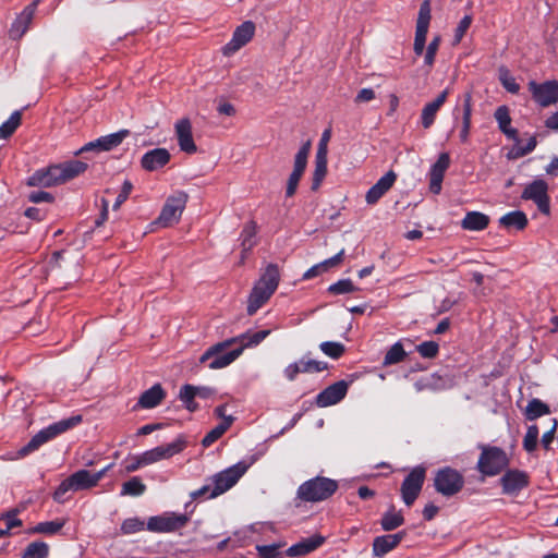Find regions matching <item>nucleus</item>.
<instances>
[{
	"label": "nucleus",
	"instance_id": "f257e3e1",
	"mask_svg": "<svg viewBox=\"0 0 558 558\" xmlns=\"http://www.w3.org/2000/svg\"><path fill=\"white\" fill-rule=\"evenodd\" d=\"M88 165L82 160H69L36 170L28 179V186L50 187L63 184L84 173Z\"/></svg>",
	"mask_w": 558,
	"mask_h": 558
},
{
	"label": "nucleus",
	"instance_id": "f03ea898",
	"mask_svg": "<svg viewBox=\"0 0 558 558\" xmlns=\"http://www.w3.org/2000/svg\"><path fill=\"white\" fill-rule=\"evenodd\" d=\"M280 282V270L277 264H268L255 282L247 300L246 312L254 315L276 292Z\"/></svg>",
	"mask_w": 558,
	"mask_h": 558
},
{
	"label": "nucleus",
	"instance_id": "7ed1b4c3",
	"mask_svg": "<svg viewBox=\"0 0 558 558\" xmlns=\"http://www.w3.org/2000/svg\"><path fill=\"white\" fill-rule=\"evenodd\" d=\"M481 453L476 462V470L487 477L501 474L510 464V458L505 449L486 444H478Z\"/></svg>",
	"mask_w": 558,
	"mask_h": 558
},
{
	"label": "nucleus",
	"instance_id": "20e7f679",
	"mask_svg": "<svg viewBox=\"0 0 558 558\" xmlns=\"http://www.w3.org/2000/svg\"><path fill=\"white\" fill-rule=\"evenodd\" d=\"M338 489V482L329 477L316 476L302 483L296 497L305 502H318L330 498Z\"/></svg>",
	"mask_w": 558,
	"mask_h": 558
},
{
	"label": "nucleus",
	"instance_id": "39448f33",
	"mask_svg": "<svg viewBox=\"0 0 558 558\" xmlns=\"http://www.w3.org/2000/svg\"><path fill=\"white\" fill-rule=\"evenodd\" d=\"M238 343V338L227 339L208 348L201 356L199 362L206 363L210 369L227 367L234 362L243 352V347H238L226 352L231 345Z\"/></svg>",
	"mask_w": 558,
	"mask_h": 558
},
{
	"label": "nucleus",
	"instance_id": "423d86ee",
	"mask_svg": "<svg viewBox=\"0 0 558 558\" xmlns=\"http://www.w3.org/2000/svg\"><path fill=\"white\" fill-rule=\"evenodd\" d=\"M82 422L81 415H74L59 422H56L48 427L38 432L27 445L20 449L19 453L22 457L29 454L31 452L37 450L45 442L53 439L58 435L65 433L66 430L75 427Z\"/></svg>",
	"mask_w": 558,
	"mask_h": 558
},
{
	"label": "nucleus",
	"instance_id": "0eeeda50",
	"mask_svg": "<svg viewBox=\"0 0 558 558\" xmlns=\"http://www.w3.org/2000/svg\"><path fill=\"white\" fill-rule=\"evenodd\" d=\"M464 487L463 474L451 466L438 469L434 476V488L444 497H452Z\"/></svg>",
	"mask_w": 558,
	"mask_h": 558
},
{
	"label": "nucleus",
	"instance_id": "6e6552de",
	"mask_svg": "<svg viewBox=\"0 0 558 558\" xmlns=\"http://www.w3.org/2000/svg\"><path fill=\"white\" fill-rule=\"evenodd\" d=\"M248 464L246 462H238L226 470L216 473L213 476V489L209 495L210 498H216L229 489H231L239 480L246 473Z\"/></svg>",
	"mask_w": 558,
	"mask_h": 558
},
{
	"label": "nucleus",
	"instance_id": "1a4fd4ad",
	"mask_svg": "<svg viewBox=\"0 0 558 558\" xmlns=\"http://www.w3.org/2000/svg\"><path fill=\"white\" fill-rule=\"evenodd\" d=\"M426 478V469L422 465L413 468L401 483L402 501L411 507L420 496Z\"/></svg>",
	"mask_w": 558,
	"mask_h": 558
},
{
	"label": "nucleus",
	"instance_id": "9d476101",
	"mask_svg": "<svg viewBox=\"0 0 558 558\" xmlns=\"http://www.w3.org/2000/svg\"><path fill=\"white\" fill-rule=\"evenodd\" d=\"M527 89L532 99L542 108H547L558 102V80H548L543 83L530 81Z\"/></svg>",
	"mask_w": 558,
	"mask_h": 558
},
{
	"label": "nucleus",
	"instance_id": "9b49d317",
	"mask_svg": "<svg viewBox=\"0 0 558 558\" xmlns=\"http://www.w3.org/2000/svg\"><path fill=\"white\" fill-rule=\"evenodd\" d=\"M187 194L178 192L167 198L156 223L162 227H170L177 223L185 208Z\"/></svg>",
	"mask_w": 558,
	"mask_h": 558
},
{
	"label": "nucleus",
	"instance_id": "f8f14e48",
	"mask_svg": "<svg viewBox=\"0 0 558 558\" xmlns=\"http://www.w3.org/2000/svg\"><path fill=\"white\" fill-rule=\"evenodd\" d=\"M521 198L534 202L538 210L544 215H548L550 213L548 183L543 179H535L531 183L526 184L521 194Z\"/></svg>",
	"mask_w": 558,
	"mask_h": 558
},
{
	"label": "nucleus",
	"instance_id": "ddd939ff",
	"mask_svg": "<svg viewBox=\"0 0 558 558\" xmlns=\"http://www.w3.org/2000/svg\"><path fill=\"white\" fill-rule=\"evenodd\" d=\"M186 446V437L181 434L173 441L146 450L142 456L146 465H149L158 461L172 458L173 456L182 452Z\"/></svg>",
	"mask_w": 558,
	"mask_h": 558
},
{
	"label": "nucleus",
	"instance_id": "4468645a",
	"mask_svg": "<svg viewBox=\"0 0 558 558\" xmlns=\"http://www.w3.org/2000/svg\"><path fill=\"white\" fill-rule=\"evenodd\" d=\"M186 514L165 513L150 517L147 521V530L155 533H171L186 525Z\"/></svg>",
	"mask_w": 558,
	"mask_h": 558
},
{
	"label": "nucleus",
	"instance_id": "2eb2a0df",
	"mask_svg": "<svg viewBox=\"0 0 558 558\" xmlns=\"http://www.w3.org/2000/svg\"><path fill=\"white\" fill-rule=\"evenodd\" d=\"M501 492L507 496H517L530 485L527 472L519 469H506L499 478Z\"/></svg>",
	"mask_w": 558,
	"mask_h": 558
},
{
	"label": "nucleus",
	"instance_id": "dca6fc26",
	"mask_svg": "<svg viewBox=\"0 0 558 558\" xmlns=\"http://www.w3.org/2000/svg\"><path fill=\"white\" fill-rule=\"evenodd\" d=\"M130 134L129 130H120L116 133H111L105 136H100L95 141L86 143L83 147H81L75 155H81L88 151L101 153V151H110L118 147L124 138H126Z\"/></svg>",
	"mask_w": 558,
	"mask_h": 558
},
{
	"label": "nucleus",
	"instance_id": "f3484780",
	"mask_svg": "<svg viewBox=\"0 0 558 558\" xmlns=\"http://www.w3.org/2000/svg\"><path fill=\"white\" fill-rule=\"evenodd\" d=\"M255 29V24L252 21L243 22L234 29L231 40L223 46L222 53L225 56H232L239 51L252 40Z\"/></svg>",
	"mask_w": 558,
	"mask_h": 558
},
{
	"label": "nucleus",
	"instance_id": "a211bd4d",
	"mask_svg": "<svg viewBox=\"0 0 558 558\" xmlns=\"http://www.w3.org/2000/svg\"><path fill=\"white\" fill-rule=\"evenodd\" d=\"M327 368V362L306 359V355H304L301 360L286 366L283 375L289 381H294L299 374L320 373Z\"/></svg>",
	"mask_w": 558,
	"mask_h": 558
},
{
	"label": "nucleus",
	"instance_id": "6ab92c4d",
	"mask_svg": "<svg viewBox=\"0 0 558 558\" xmlns=\"http://www.w3.org/2000/svg\"><path fill=\"white\" fill-rule=\"evenodd\" d=\"M40 1L41 0H34L32 3L26 5L14 20L9 31L12 39H20L28 31Z\"/></svg>",
	"mask_w": 558,
	"mask_h": 558
},
{
	"label": "nucleus",
	"instance_id": "aec40b11",
	"mask_svg": "<svg viewBox=\"0 0 558 558\" xmlns=\"http://www.w3.org/2000/svg\"><path fill=\"white\" fill-rule=\"evenodd\" d=\"M349 385L345 380H339L316 396V404L319 408H326L340 402L348 392Z\"/></svg>",
	"mask_w": 558,
	"mask_h": 558
},
{
	"label": "nucleus",
	"instance_id": "412c9836",
	"mask_svg": "<svg viewBox=\"0 0 558 558\" xmlns=\"http://www.w3.org/2000/svg\"><path fill=\"white\" fill-rule=\"evenodd\" d=\"M451 93L450 87H446L433 101L427 102L421 112V124L423 129H430L437 118V113L444 104L447 101Z\"/></svg>",
	"mask_w": 558,
	"mask_h": 558
},
{
	"label": "nucleus",
	"instance_id": "4be33fe9",
	"mask_svg": "<svg viewBox=\"0 0 558 558\" xmlns=\"http://www.w3.org/2000/svg\"><path fill=\"white\" fill-rule=\"evenodd\" d=\"M174 131L180 149L190 155L195 154L197 151V146L193 140L190 119L183 118L178 120L174 125Z\"/></svg>",
	"mask_w": 558,
	"mask_h": 558
},
{
	"label": "nucleus",
	"instance_id": "5701e85b",
	"mask_svg": "<svg viewBox=\"0 0 558 558\" xmlns=\"http://www.w3.org/2000/svg\"><path fill=\"white\" fill-rule=\"evenodd\" d=\"M109 468L110 465L94 474L87 470H78L71 474L69 477L74 486V492L86 490L95 487L105 476Z\"/></svg>",
	"mask_w": 558,
	"mask_h": 558
},
{
	"label": "nucleus",
	"instance_id": "b1692460",
	"mask_svg": "<svg viewBox=\"0 0 558 558\" xmlns=\"http://www.w3.org/2000/svg\"><path fill=\"white\" fill-rule=\"evenodd\" d=\"M450 166V156L448 153H441L437 161L432 166L429 171V191L433 194H439L445 172Z\"/></svg>",
	"mask_w": 558,
	"mask_h": 558
},
{
	"label": "nucleus",
	"instance_id": "393cba45",
	"mask_svg": "<svg viewBox=\"0 0 558 558\" xmlns=\"http://www.w3.org/2000/svg\"><path fill=\"white\" fill-rule=\"evenodd\" d=\"M397 180V174L390 170L383 175L365 195V202L368 205H375L392 187Z\"/></svg>",
	"mask_w": 558,
	"mask_h": 558
},
{
	"label": "nucleus",
	"instance_id": "a878e982",
	"mask_svg": "<svg viewBox=\"0 0 558 558\" xmlns=\"http://www.w3.org/2000/svg\"><path fill=\"white\" fill-rule=\"evenodd\" d=\"M171 155L166 148H154L146 151L141 159V166L146 171H157L169 163Z\"/></svg>",
	"mask_w": 558,
	"mask_h": 558
},
{
	"label": "nucleus",
	"instance_id": "bb28decb",
	"mask_svg": "<svg viewBox=\"0 0 558 558\" xmlns=\"http://www.w3.org/2000/svg\"><path fill=\"white\" fill-rule=\"evenodd\" d=\"M405 532L401 531L396 534H386L377 536L373 541V555L375 557H383L392 549H395L404 538Z\"/></svg>",
	"mask_w": 558,
	"mask_h": 558
},
{
	"label": "nucleus",
	"instance_id": "cd10ccee",
	"mask_svg": "<svg viewBox=\"0 0 558 558\" xmlns=\"http://www.w3.org/2000/svg\"><path fill=\"white\" fill-rule=\"evenodd\" d=\"M326 538L322 536L320 534H315L313 536L306 537L301 539L299 543L290 546L286 550V556L288 557H300L305 556L317 548H319L324 543Z\"/></svg>",
	"mask_w": 558,
	"mask_h": 558
},
{
	"label": "nucleus",
	"instance_id": "c85d7f7f",
	"mask_svg": "<svg viewBox=\"0 0 558 558\" xmlns=\"http://www.w3.org/2000/svg\"><path fill=\"white\" fill-rule=\"evenodd\" d=\"M327 155H328L327 147L324 145H318V148H317V151L315 155V169L313 171L312 185H311V190L314 192L320 187V185L327 174V163H328Z\"/></svg>",
	"mask_w": 558,
	"mask_h": 558
},
{
	"label": "nucleus",
	"instance_id": "c756f323",
	"mask_svg": "<svg viewBox=\"0 0 558 558\" xmlns=\"http://www.w3.org/2000/svg\"><path fill=\"white\" fill-rule=\"evenodd\" d=\"M473 96L472 92H465L461 97V105H456V107L452 110V117L454 121V126L458 125L459 116L461 114V126L460 128H466L471 129V118H472V110H473Z\"/></svg>",
	"mask_w": 558,
	"mask_h": 558
},
{
	"label": "nucleus",
	"instance_id": "7c9ffc66",
	"mask_svg": "<svg viewBox=\"0 0 558 558\" xmlns=\"http://www.w3.org/2000/svg\"><path fill=\"white\" fill-rule=\"evenodd\" d=\"M166 398V391L160 384H155L149 389L145 390L138 398L134 407L136 409H154L159 405Z\"/></svg>",
	"mask_w": 558,
	"mask_h": 558
},
{
	"label": "nucleus",
	"instance_id": "2f4dec72",
	"mask_svg": "<svg viewBox=\"0 0 558 558\" xmlns=\"http://www.w3.org/2000/svg\"><path fill=\"white\" fill-rule=\"evenodd\" d=\"M430 17V4L428 0H425L420 7L414 41L426 43Z\"/></svg>",
	"mask_w": 558,
	"mask_h": 558
},
{
	"label": "nucleus",
	"instance_id": "473e14b6",
	"mask_svg": "<svg viewBox=\"0 0 558 558\" xmlns=\"http://www.w3.org/2000/svg\"><path fill=\"white\" fill-rule=\"evenodd\" d=\"M498 222L500 227L507 229L508 231H522L527 227L529 219L524 211L512 210L501 216Z\"/></svg>",
	"mask_w": 558,
	"mask_h": 558
},
{
	"label": "nucleus",
	"instance_id": "72a5a7b5",
	"mask_svg": "<svg viewBox=\"0 0 558 558\" xmlns=\"http://www.w3.org/2000/svg\"><path fill=\"white\" fill-rule=\"evenodd\" d=\"M490 222L489 216L481 211H468L461 220V228L468 231H483Z\"/></svg>",
	"mask_w": 558,
	"mask_h": 558
},
{
	"label": "nucleus",
	"instance_id": "f704fd0d",
	"mask_svg": "<svg viewBox=\"0 0 558 558\" xmlns=\"http://www.w3.org/2000/svg\"><path fill=\"white\" fill-rule=\"evenodd\" d=\"M494 117L498 123L499 130L510 140L519 142L518 130L510 126L511 117L507 106H500L496 109Z\"/></svg>",
	"mask_w": 558,
	"mask_h": 558
},
{
	"label": "nucleus",
	"instance_id": "c9c22d12",
	"mask_svg": "<svg viewBox=\"0 0 558 558\" xmlns=\"http://www.w3.org/2000/svg\"><path fill=\"white\" fill-rule=\"evenodd\" d=\"M234 421L233 416H228L215 426L211 430H209L204 438L202 439V445L207 448L210 447L215 441H217L232 425Z\"/></svg>",
	"mask_w": 558,
	"mask_h": 558
},
{
	"label": "nucleus",
	"instance_id": "e433bc0d",
	"mask_svg": "<svg viewBox=\"0 0 558 558\" xmlns=\"http://www.w3.org/2000/svg\"><path fill=\"white\" fill-rule=\"evenodd\" d=\"M311 141L305 142L298 153L294 156V162H293V170L291 173L298 174L303 177L306 166H307V159L311 153Z\"/></svg>",
	"mask_w": 558,
	"mask_h": 558
},
{
	"label": "nucleus",
	"instance_id": "4c0bfd02",
	"mask_svg": "<svg viewBox=\"0 0 558 558\" xmlns=\"http://www.w3.org/2000/svg\"><path fill=\"white\" fill-rule=\"evenodd\" d=\"M550 413L549 405L543 402L538 398H533L529 401L525 408V417L527 421H534L541 416L547 415Z\"/></svg>",
	"mask_w": 558,
	"mask_h": 558
},
{
	"label": "nucleus",
	"instance_id": "58836bf2",
	"mask_svg": "<svg viewBox=\"0 0 558 558\" xmlns=\"http://www.w3.org/2000/svg\"><path fill=\"white\" fill-rule=\"evenodd\" d=\"M270 335V330H259L255 332H245L240 335L238 338L239 347H243V350L245 348L256 347L264 339H266Z\"/></svg>",
	"mask_w": 558,
	"mask_h": 558
},
{
	"label": "nucleus",
	"instance_id": "ea45409f",
	"mask_svg": "<svg viewBox=\"0 0 558 558\" xmlns=\"http://www.w3.org/2000/svg\"><path fill=\"white\" fill-rule=\"evenodd\" d=\"M147 487L138 476H133L124 482L121 487V496L138 497L146 492Z\"/></svg>",
	"mask_w": 558,
	"mask_h": 558
},
{
	"label": "nucleus",
	"instance_id": "a19ab883",
	"mask_svg": "<svg viewBox=\"0 0 558 558\" xmlns=\"http://www.w3.org/2000/svg\"><path fill=\"white\" fill-rule=\"evenodd\" d=\"M49 545L43 541H35L29 543L21 558H47L49 555Z\"/></svg>",
	"mask_w": 558,
	"mask_h": 558
},
{
	"label": "nucleus",
	"instance_id": "79ce46f5",
	"mask_svg": "<svg viewBox=\"0 0 558 558\" xmlns=\"http://www.w3.org/2000/svg\"><path fill=\"white\" fill-rule=\"evenodd\" d=\"M198 392L197 387L189 384L183 385L180 389L179 398L190 412H195L198 409V404L194 401Z\"/></svg>",
	"mask_w": 558,
	"mask_h": 558
},
{
	"label": "nucleus",
	"instance_id": "37998d69",
	"mask_svg": "<svg viewBox=\"0 0 558 558\" xmlns=\"http://www.w3.org/2000/svg\"><path fill=\"white\" fill-rule=\"evenodd\" d=\"M22 121V112L15 110L10 118L0 125V138L7 140L13 135Z\"/></svg>",
	"mask_w": 558,
	"mask_h": 558
},
{
	"label": "nucleus",
	"instance_id": "c03bdc74",
	"mask_svg": "<svg viewBox=\"0 0 558 558\" xmlns=\"http://www.w3.org/2000/svg\"><path fill=\"white\" fill-rule=\"evenodd\" d=\"M404 523L401 512H395L393 508L385 512L380 520L381 529L386 532L393 531Z\"/></svg>",
	"mask_w": 558,
	"mask_h": 558
},
{
	"label": "nucleus",
	"instance_id": "a18cd8bd",
	"mask_svg": "<svg viewBox=\"0 0 558 558\" xmlns=\"http://www.w3.org/2000/svg\"><path fill=\"white\" fill-rule=\"evenodd\" d=\"M255 235H256V225H255V222L251 221L244 226V228L240 234L241 246H242L243 253H247L254 247V245L256 244V242L254 240Z\"/></svg>",
	"mask_w": 558,
	"mask_h": 558
},
{
	"label": "nucleus",
	"instance_id": "49530a36",
	"mask_svg": "<svg viewBox=\"0 0 558 558\" xmlns=\"http://www.w3.org/2000/svg\"><path fill=\"white\" fill-rule=\"evenodd\" d=\"M70 493H75L74 486L70 477H66L56 488L54 493L52 494V499L58 504H64L71 498Z\"/></svg>",
	"mask_w": 558,
	"mask_h": 558
},
{
	"label": "nucleus",
	"instance_id": "de8ad7c7",
	"mask_svg": "<svg viewBox=\"0 0 558 558\" xmlns=\"http://www.w3.org/2000/svg\"><path fill=\"white\" fill-rule=\"evenodd\" d=\"M65 520H54V521H45L39 522L34 529L33 533L46 534V535H54L57 534L64 525Z\"/></svg>",
	"mask_w": 558,
	"mask_h": 558
},
{
	"label": "nucleus",
	"instance_id": "09e8293b",
	"mask_svg": "<svg viewBox=\"0 0 558 558\" xmlns=\"http://www.w3.org/2000/svg\"><path fill=\"white\" fill-rule=\"evenodd\" d=\"M405 357V351L400 342L392 344L384 357V365L400 363Z\"/></svg>",
	"mask_w": 558,
	"mask_h": 558
},
{
	"label": "nucleus",
	"instance_id": "8fccbe9b",
	"mask_svg": "<svg viewBox=\"0 0 558 558\" xmlns=\"http://www.w3.org/2000/svg\"><path fill=\"white\" fill-rule=\"evenodd\" d=\"M319 349L327 356L338 360L345 352V347L341 342L325 341L319 344Z\"/></svg>",
	"mask_w": 558,
	"mask_h": 558
},
{
	"label": "nucleus",
	"instance_id": "3c124183",
	"mask_svg": "<svg viewBox=\"0 0 558 558\" xmlns=\"http://www.w3.org/2000/svg\"><path fill=\"white\" fill-rule=\"evenodd\" d=\"M359 288L353 284L350 279H341L330 284L327 289L328 293L333 295L347 294L357 291Z\"/></svg>",
	"mask_w": 558,
	"mask_h": 558
},
{
	"label": "nucleus",
	"instance_id": "603ef678",
	"mask_svg": "<svg viewBox=\"0 0 558 558\" xmlns=\"http://www.w3.org/2000/svg\"><path fill=\"white\" fill-rule=\"evenodd\" d=\"M538 435H539V430H538L537 425H530L527 427V430L523 438V444H522L523 449L526 452L531 453V452L535 451V449L537 447Z\"/></svg>",
	"mask_w": 558,
	"mask_h": 558
},
{
	"label": "nucleus",
	"instance_id": "864d4df0",
	"mask_svg": "<svg viewBox=\"0 0 558 558\" xmlns=\"http://www.w3.org/2000/svg\"><path fill=\"white\" fill-rule=\"evenodd\" d=\"M145 523L140 518H128L121 524V533L124 535L134 534L143 531Z\"/></svg>",
	"mask_w": 558,
	"mask_h": 558
},
{
	"label": "nucleus",
	"instance_id": "5fc2aeb1",
	"mask_svg": "<svg viewBox=\"0 0 558 558\" xmlns=\"http://www.w3.org/2000/svg\"><path fill=\"white\" fill-rule=\"evenodd\" d=\"M416 351L424 359H434L439 353V345L435 341H424L416 345Z\"/></svg>",
	"mask_w": 558,
	"mask_h": 558
},
{
	"label": "nucleus",
	"instance_id": "6e6d98bb",
	"mask_svg": "<svg viewBox=\"0 0 558 558\" xmlns=\"http://www.w3.org/2000/svg\"><path fill=\"white\" fill-rule=\"evenodd\" d=\"M440 41H441V38H440V36L437 35L430 40V43L428 44V46L426 48V52L424 56V63L429 69L433 68V65L435 63V58H436L437 51L439 49Z\"/></svg>",
	"mask_w": 558,
	"mask_h": 558
},
{
	"label": "nucleus",
	"instance_id": "4d7b16f0",
	"mask_svg": "<svg viewBox=\"0 0 558 558\" xmlns=\"http://www.w3.org/2000/svg\"><path fill=\"white\" fill-rule=\"evenodd\" d=\"M499 81L502 85V87L511 93V94H518L520 90V85L517 83L515 78L510 75L508 70H501L499 74Z\"/></svg>",
	"mask_w": 558,
	"mask_h": 558
},
{
	"label": "nucleus",
	"instance_id": "13d9d810",
	"mask_svg": "<svg viewBox=\"0 0 558 558\" xmlns=\"http://www.w3.org/2000/svg\"><path fill=\"white\" fill-rule=\"evenodd\" d=\"M280 547V544L257 545L256 550L260 558H279L281 556Z\"/></svg>",
	"mask_w": 558,
	"mask_h": 558
},
{
	"label": "nucleus",
	"instance_id": "bf43d9fd",
	"mask_svg": "<svg viewBox=\"0 0 558 558\" xmlns=\"http://www.w3.org/2000/svg\"><path fill=\"white\" fill-rule=\"evenodd\" d=\"M472 24V16L471 15H465L461 19V21L459 22L456 31H454V40H453V44H459L463 36L465 35L466 31L470 28Z\"/></svg>",
	"mask_w": 558,
	"mask_h": 558
},
{
	"label": "nucleus",
	"instance_id": "052dcab7",
	"mask_svg": "<svg viewBox=\"0 0 558 558\" xmlns=\"http://www.w3.org/2000/svg\"><path fill=\"white\" fill-rule=\"evenodd\" d=\"M132 190H133V184L131 183V181L125 180L123 182L121 191H120L119 195L117 196L116 202L112 206L113 210H117L120 208V206L129 198Z\"/></svg>",
	"mask_w": 558,
	"mask_h": 558
},
{
	"label": "nucleus",
	"instance_id": "680f3d73",
	"mask_svg": "<svg viewBox=\"0 0 558 558\" xmlns=\"http://www.w3.org/2000/svg\"><path fill=\"white\" fill-rule=\"evenodd\" d=\"M28 201L35 204L39 203H52L54 201V196L45 191H33L27 196Z\"/></svg>",
	"mask_w": 558,
	"mask_h": 558
},
{
	"label": "nucleus",
	"instance_id": "e2e57ef3",
	"mask_svg": "<svg viewBox=\"0 0 558 558\" xmlns=\"http://www.w3.org/2000/svg\"><path fill=\"white\" fill-rule=\"evenodd\" d=\"M143 466H146V463L144 462L143 456L138 454V456H134V457H131L130 459H128L125 461L124 469L128 473H133Z\"/></svg>",
	"mask_w": 558,
	"mask_h": 558
},
{
	"label": "nucleus",
	"instance_id": "0e129e2a",
	"mask_svg": "<svg viewBox=\"0 0 558 558\" xmlns=\"http://www.w3.org/2000/svg\"><path fill=\"white\" fill-rule=\"evenodd\" d=\"M301 179H302L301 175L290 173L288 181H287V186H286V197L294 196Z\"/></svg>",
	"mask_w": 558,
	"mask_h": 558
},
{
	"label": "nucleus",
	"instance_id": "69168bd1",
	"mask_svg": "<svg viewBox=\"0 0 558 558\" xmlns=\"http://www.w3.org/2000/svg\"><path fill=\"white\" fill-rule=\"evenodd\" d=\"M557 425H558V422L556 418L553 420V426L549 430H547L546 433L543 434L542 436V439H541V442H542V446L548 450L550 448V445L553 444L554 439H555V434H556V430H557Z\"/></svg>",
	"mask_w": 558,
	"mask_h": 558
},
{
	"label": "nucleus",
	"instance_id": "338daca9",
	"mask_svg": "<svg viewBox=\"0 0 558 558\" xmlns=\"http://www.w3.org/2000/svg\"><path fill=\"white\" fill-rule=\"evenodd\" d=\"M344 256V250H341L339 253L333 255L330 258L325 259L322 262L323 270H328L329 268L338 266L342 260Z\"/></svg>",
	"mask_w": 558,
	"mask_h": 558
},
{
	"label": "nucleus",
	"instance_id": "774afa93",
	"mask_svg": "<svg viewBox=\"0 0 558 558\" xmlns=\"http://www.w3.org/2000/svg\"><path fill=\"white\" fill-rule=\"evenodd\" d=\"M24 215L32 220L43 221L47 216V211L37 207H28Z\"/></svg>",
	"mask_w": 558,
	"mask_h": 558
}]
</instances>
